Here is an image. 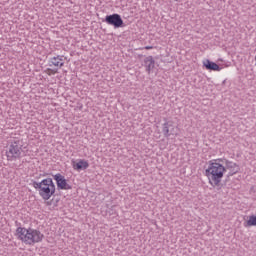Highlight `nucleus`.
<instances>
[{
    "label": "nucleus",
    "mask_w": 256,
    "mask_h": 256,
    "mask_svg": "<svg viewBox=\"0 0 256 256\" xmlns=\"http://www.w3.org/2000/svg\"><path fill=\"white\" fill-rule=\"evenodd\" d=\"M72 167L74 171H85V169H89V161L85 159L73 160Z\"/></svg>",
    "instance_id": "0eeeda50"
},
{
    "label": "nucleus",
    "mask_w": 256,
    "mask_h": 256,
    "mask_svg": "<svg viewBox=\"0 0 256 256\" xmlns=\"http://www.w3.org/2000/svg\"><path fill=\"white\" fill-rule=\"evenodd\" d=\"M226 173L227 168L223 165V158L208 161L204 168V177H206L208 185L214 189L215 187H221Z\"/></svg>",
    "instance_id": "f257e3e1"
},
{
    "label": "nucleus",
    "mask_w": 256,
    "mask_h": 256,
    "mask_svg": "<svg viewBox=\"0 0 256 256\" xmlns=\"http://www.w3.org/2000/svg\"><path fill=\"white\" fill-rule=\"evenodd\" d=\"M144 63L147 73H151V71L155 69V60L153 59V56H147L144 60Z\"/></svg>",
    "instance_id": "9b49d317"
},
{
    "label": "nucleus",
    "mask_w": 256,
    "mask_h": 256,
    "mask_svg": "<svg viewBox=\"0 0 256 256\" xmlns=\"http://www.w3.org/2000/svg\"><path fill=\"white\" fill-rule=\"evenodd\" d=\"M244 227H256V216H249L247 221L244 222Z\"/></svg>",
    "instance_id": "ddd939ff"
},
{
    "label": "nucleus",
    "mask_w": 256,
    "mask_h": 256,
    "mask_svg": "<svg viewBox=\"0 0 256 256\" xmlns=\"http://www.w3.org/2000/svg\"><path fill=\"white\" fill-rule=\"evenodd\" d=\"M163 131L167 137L175 131V123L173 121H168L164 124Z\"/></svg>",
    "instance_id": "f8f14e48"
},
{
    "label": "nucleus",
    "mask_w": 256,
    "mask_h": 256,
    "mask_svg": "<svg viewBox=\"0 0 256 256\" xmlns=\"http://www.w3.org/2000/svg\"><path fill=\"white\" fill-rule=\"evenodd\" d=\"M44 73H46V75H49V77H51V75H57V73H59V69L57 68H47Z\"/></svg>",
    "instance_id": "4468645a"
},
{
    "label": "nucleus",
    "mask_w": 256,
    "mask_h": 256,
    "mask_svg": "<svg viewBox=\"0 0 256 256\" xmlns=\"http://www.w3.org/2000/svg\"><path fill=\"white\" fill-rule=\"evenodd\" d=\"M202 65H203L204 69H206L207 71H221V67L218 66L217 63H215L209 59L203 60Z\"/></svg>",
    "instance_id": "1a4fd4ad"
},
{
    "label": "nucleus",
    "mask_w": 256,
    "mask_h": 256,
    "mask_svg": "<svg viewBox=\"0 0 256 256\" xmlns=\"http://www.w3.org/2000/svg\"><path fill=\"white\" fill-rule=\"evenodd\" d=\"M6 157L8 161H13L14 159H17V157H21V147H19L17 141H14L10 145L9 150L6 152Z\"/></svg>",
    "instance_id": "39448f33"
},
{
    "label": "nucleus",
    "mask_w": 256,
    "mask_h": 256,
    "mask_svg": "<svg viewBox=\"0 0 256 256\" xmlns=\"http://www.w3.org/2000/svg\"><path fill=\"white\" fill-rule=\"evenodd\" d=\"M144 49H146V51H149V50L153 49V46H145Z\"/></svg>",
    "instance_id": "2eb2a0df"
},
{
    "label": "nucleus",
    "mask_w": 256,
    "mask_h": 256,
    "mask_svg": "<svg viewBox=\"0 0 256 256\" xmlns=\"http://www.w3.org/2000/svg\"><path fill=\"white\" fill-rule=\"evenodd\" d=\"M32 185L34 189L38 191V194L43 201H49L57 191V187L55 186V182H53L52 178H45L40 182H33Z\"/></svg>",
    "instance_id": "7ed1b4c3"
},
{
    "label": "nucleus",
    "mask_w": 256,
    "mask_h": 256,
    "mask_svg": "<svg viewBox=\"0 0 256 256\" xmlns=\"http://www.w3.org/2000/svg\"><path fill=\"white\" fill-rule=\"evenodd\" d=\"M53 179L56 182L57 189H60L61 191H69L73 189V186L69 184V181L65 179V176H63L61 173L55 174Z\"/></svg>",
    "instance_id": "20e7f679"
},
{
    "label": "nucleus",
    "mask_w": 256,
    "mask_h": 256,
    "mask_svg": "<svg viewBox=\"0 0 256 256\" xmlns=\"http://www.w3.org/2000/svg\"><path fill=\"white\" fill-rule=\"evenodd\" d=\"M65 65V61L63 60V56H56L50 59L49 67H57V69H61Z\"/></svg>",
    "instance_id": "9d476101"
},
{
    "label": "nucleus",
    "mask_w": 256,
    "mask_h": 256,
    "mask_svg": "<svg viewBox=\"0 0 256 256\" xmlns=\"http://www.w3.org/2000/svg\"><path fill=\"white\" fill-rule=\"evenodd\" d=\"M16 237L25 245H35L41 243L45 238V235L37 229L18 227L16 229Z\"/></svg>",
    "instance_id": "f03ea898"
},
{
    "label": "nucleus",
    "mask_w": 256,
    "mask_h": 256,
    "mask_svg": "<svg viewBox=\"0 0 256 256\" xmlns=\"http://www.w3.org/2000/svg\"><path fill=\"white\" fill-rule=\"evenodd\" d=\"M225 169L229 171V175L233 177V175H237L239 173V165L235 162H231L229 160H225Z\"/></svg>",
    "instance_id": "6e6552de"
},
{
    "label": "nucleus",
    "mask_w": 256,
    "mask_h": 256,
    "mask_svg": "<svg viewBox=\"0 0 256 256\" xmlns=\"http://www.w3.org/2000/svg\"><path fill=\"white\" fill-rule=\"evenodd\" d=\"M105 22L108 25H112L115 29H119V27H123V19L119 14L108 15L105 18Z\"/></svg>",
    "instance_id": "423d86ee"
}]
</instances>
